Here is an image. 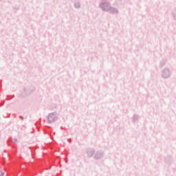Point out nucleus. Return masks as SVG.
<instances>
[{"instance_id": "obj_1", "label": "nucleus", "mask_w": 176, "mask_h": 176, "mask_svg": "<svg viewBox=\"0 0 176 176\" xmlns=\"http://www.w3.org/2000/svg\"><path fill=\"white\" fill-rule=\"evenodd\" d=\"M48 120H49L50 123H53V122H54V120H56V116H54V113L50 114L48 116Z\"/></svg>"}, {"instance_id": "obj_2", "label": "nucleus", "mask_w": 176, "mask_h": 176, "mask_svg": "<svg viewBox=\"0 0 176 176\" xmlns=\"http://www.w3.org/2000/svg\"><path fill=\"white\" fill-rule=\"evenodd\" d=\"M1 176L5 175V173H4V172H3V171H1Z\"/></svg>"}]
</instances>
